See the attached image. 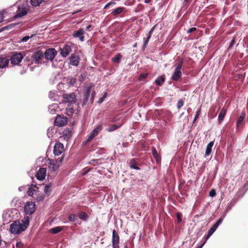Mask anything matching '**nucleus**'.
Returning <instances> with one entry per match:
<instances>
[{"label": "nucleus", "mask_w": 248, "mask_h": 248, "mask_svg": "<svg viewBox=\"0 0 248 248\" xmlns=\"http://www.w3.org/2000/svg\"><path fill=\"white\" fill-rule=\"evenodd\" d=\"M16 24L15 23V24H10L9 25V27H14L15 25H16Z\"/></svg>", "instance_id": "61"}, {"label": "nucleus", "mask_w": 248, "mask_h": 248, "mask_svg": "<svg viewBox=\"0 0 248 248\" xmlns=\"http://www.w3.org/2000/svg\"><path fill=\"white\" fill-rule=\"evenodd\" d=\"M216 193L215 190L214 189H212L209 192V195L211 197H213L216 195Z\"/></svg>", "instance_id": "49"}, {"label": "nucleus", "mask_w": 248, "mask_h": 248, "mask_svg": "<svg viewBox=\"0 0 248 248\" xmlns=\"http://www.w3.org/2000/svg\"><path fill=\"white\" fill-rule=\"evenodd\" d=\"M130 167L132 169L139 170L140 168L137 165V163L135 158L130 160L129 162Z\"/></svg>", "instance_id": "31"}, {"label": "nucleus", "mask_w": 248, "mask_h": 248, "mask_svg": "<svg viewBox=\"0 0 248 248\" xmlns=\"http://www.w3.org/2000/svg\"><path fill=\"white\" fill-rule=\"evenodd\" d=\"M155 26L153 27L151 29V30L149 31L148 34L147 35V36L146 37V39L144 41V43L143 44V47H142L143 49H144L146 47L147 44L149 41V40L150 39V38L151 37L152 34L153 33V32L154 29H155Z\"/></svg>", "instance_id": "18"}, {"label": "nucleus", "mask_w": 248, "mask_h": 248, "mask_svg": "<svg viewBox=\"0 0 248 248\" xmlns=\"http://www.w3.org/2000/svg\"><path fill=\"white\" fill-rule=\"evenodd\" d=\"M214 142L213 141H210L207 145L205 153L204 155L205 157L210 155L212 152V148L214 145Z\"/></svg>", "instance_id": "24"}, {"label": "nucleus", "mask_w": 248, "mask_h": 248, "mask_svg": "<svg viewBox=\"0 0 248 248\" xmlns=\"http://www.w3.org/2000/svg\"><path fill=\"white\" fill-rule=\"evenodd\" d=\"M67 118L65 116H57L55 120V124L57 126H63L67 123Z\"/></svg>", "instance_id": "6"}, {"label": "nucleus", "mask_w": 248, "mask_h": 248, "mask_svg": "<svg viewBox=\"0 0 248 248\" xmlns=\"http://www.w3.org/2000/svg\"><path fill=\"white\" fill-rule=\"evenodd\" d=\"M216 228H215L213 226L209 230L208 232V234L205 237V240L203 242L204 244L205 243L206 241L211 236V235L215 232L216 230Z\"/></svg>", "instance_id": "34"}, {"label": "nucleus", "mask_w": 248, "mask_h": 248, "mask_svg": "<svg viewBox=\"0 0 248 248\" xmlns=\"http://www.w3.org/2000/svg\"><path fill=\"white\" fill-rule=\"evenodd\" d=\"M182 65H181L180 64H177L176 67H175V70H179V71H181V69L182 68Z\"/></svg>", "instance_id": "53"}, {"label": "nucleus", "mask_w": 248, "mask_h": 248, "mask_svg": "<svg viewBox=\"0 0 248 248\" xmlns=\"http://www.w3.org/2000/svg\"><path fill=\"white\" fill-rule=\"evenodd\" d=\"M223 221V218H219L213 225V226L217 229V228L218 227V226L222 223Z\"/></svg>", "instance_id": "44"}, {"label": "nucleus", "mask_w": 248, "mask_h": 248, "mask_svg": "<svg viewBox=\"0 0 248 248\" xmlns=\"http://www.w3.org/2000/svg\"><path fill=\"white\" fill-rule=\"evenodd\" d=\"M120 237L115 230L112 231V245H119Z\"/></svg>", "instance_id": "17"}, {"label": "nucleus", "mask_w": 248, "mask_h": 248, "mask_svg": "<svg viewBox=\"0 0 248 248\" xmlns=\"http://www.w3.org/2000/svg\"><path fill=\"white\" fill-rule=\"evenodd\" d=\"M122 58V55L120 53H117L112 59V61L114 62L120 63Z\"/></svg>", "instance_id": "35"}, {"label": "nucleus", "mask_w": 248, "mask_h": 248, "mask_svg": "<svg viewBox=\"0 0 248 248\" xmlns=\"http://www.w3.org/2000/svg\"><path fill=\"white\" fill-rule=\"evenodd\" d=\"M184 105V101L183 99H180L178 100L177 104V108L178 109H180Z\"/></svg>", "instance_id": "42"}, {"label": "nucleus", "mask_w": 248, "mask_h": 248, "mask_svg": "<svg viewBox=\"0 0 248 248\" xmlns=\"http://www.w3.org/2000/svg\"><path fill=\"white\" fill-rule=\"evenodd\" d=\"M51 190V185L49 184L45 186L44 192L46 194H48Z\"/></svg>", "instance_id": "40"}, {"label": "nucleus", "mask_w": 248, "mask_h": 248, "mask_svg": "<svg viewBox=\"0 0 248 248\" xmlns=\"http://www.w3.org/2000/svg\"><path fill=\"white\" fill-rule=\"evenodd\" d=\"M23 58V52H14L10 59L11 63L13 65H18Z\"/></svg>", "instance_id": "3"}, {"label": "nucleus", "mask_w": 248, "mask_h": 248, "mask_svg": "<svg viewBox=\"0 0 248 248\" xmlns=\"http://www.w3.org/2000/svg\"><path fill=\"white\" fill-rule=\"evenodd\" d=\"M116 4V2L114 0H112L110 2L108 3L104 7V9H107L109 6L111 5H114Z\"/></svg>", "instance_id": "48"}, {"label": "nucleus", "mask_w": 248, "mask_h": 248, "mask_svg": "<svg viewBox=\"0 0 248 248\" xmlns=\"http://www.w3.org/2000/svg\"><path fill=\"white\" fill-rule=\"evenodd\" d=\"M137 43H136L133 45V47H136V46H137Z\"/></svg>", "instance_id": "64"}, {"label": "nucleus", "mask_w": 248, "mask_h": 248, "mask_svg": "<svg viewBox=\"0 0 248 248\" xmlns=\"http://www.w3.org/2000/svg\"><path fill=\"white\" fill-rule=\"evenodd\" d=\"M46 169L44 168H41L37 171L36 174V177L39 180H43L45 179L46 174Z\"/></svg>", "instance_id": "12"}, {"label": "nucleus", "mask_w": 248, "mask_h": 248, "mask_svg": "<svg viewBox=\"0 0 248 248\" xmlns=\"http://www.w3.org/2000/svg\"><path fill=\"white\" fill-rule=\"evenodd\" d=\"M106 97V94H105L102 97L100 98L99 100V102L101 103L104 101V98Z\"/></svg>", "instance_id": "55"}, {"label": "nucleus", "mask_w": 248, "mask_h": 248, "mask_svg": "<svg viewBox=\"0 0 248 248\" xmlns=\"http://www.w3.org/2000/svg\"><path fill=\"white\" fill-rule=\"evenodd\" d=\"M62 229H63V227L58 226V227H56L53 228L51 229H50V232L52 233H54V234H56V233H58V232H61L62 230Z\"/></svg>", "instance_id": "33"}, {"label": "nucleus", "mask_w": 248, "mask_h": 248, "mask_svg": "<svg viewBox=\"0 0 248 248\" xmlns=\"http://www.w3.org/2000/svg\"><path fill=\"white\" fill-rule=\"evenodd\" d=\"M44 0H31L30 2L32 6L36 7L39 6Z\"/></svg>", "instance_id": "38"}, {"label": "nucleus", "mask_w": 248, "mask_h": 248, "mask_svg": "<svg viewBox=\"0 0 248 248\" xmlns=\"http://www.w3.org/2000/svg\"><path fill=\"white\" fill-rule=\"evenodd\" d=\"M71 52V47L67 45H65L62 48H61V55L63 57L67 56Z\"/></svg>", "instance_id": "13"}, {"label": "nucleus", "mask_w": 248, "mask_h": 248, "mask_svg": "<svg viewBox=\"0 0 248 248\" xmlns=\"http://www.w3.org/2000/svg\"><path fill=\"white\" fill-rule=\"evenodd\" d=\"M91 25H88L86 27V31H88L89 30V29L91 27Z\"/></svg>", "instance_id": "58"}, {"label": "nucleus", "mask_w": 248, "mask_h": 248, "mask_svg": "<svg viewBox=\"0 0 248 248\" xmlns=\"http://www.w3.org/2000/svg\"><path fill=\"white\" fill-rule=\"evenodd\" d=\"M62 101L64 103H68L70 106L75 104L77 102V98L75 93H63L62 94Z\"/></svg>", "instance_id": "2"}, {"label": "nucleus", "mask_w": 248, "mask_h": 248, "mask_svg": "<svg viewBox=\"0 0 248 248\" xmlns=\"http://www.w3.org/2000/svg\"><path fill=\"white\" fill-rule=\"evenodd\" d=\"M63 158V157L62 156L60 158V160L57 159L55 161H51L49 166V170L52 172L56 170L60 167Z\"/></svg>", "instance_id": "7"}, {"label": "nucleus", "mask_w": 248, "mask_h": 248, "mask_svg": "<svg viewBox=\"0 0 248 248\" xmlns=\"http://www.w3.org/2000/svg\"><path fill=\"white\" fill-rule=\"evenodd\" d=\"M113 248H119V245H112Z\"/></svg>", "instance_id": "59"}, {"label": "nucleus", "mask_w": 248, "mask_h": 248, "mask_svg": "<svg viewBox=\"0 0 248 248\" xmlns=\"http://www.w3.org/2000/svg\"><path fill=\"white\" fill-rule=\"evenodd\" d=\"M38 188L35 185H32L29 188L28 194L30 196H33L34 194H36L37 190Z\"/></svg>", "instance_id": "25"}, {"label": "nucleus", "mask_w": 248, "mask_h": 248, "mask_svg": "<svg viewBox=\"0 0 248 248\" xmlns=\"http://www.w3.org/2000/svg\"><path fill=\"white\" fill-rule=\"evenodd\" d=\"M21 224L23 226L24 229H26L30 223V217L29 216H25L22 220H21Z\"/></svg>", "instance_id": "27"}, {"label": "nucleus", "mask_w": 248, "mask_h": 248, "mask_svg": "<svg viewBox=\"0 0 248 248\" xmlns=\"http://www.w3.org/2000/svg\"><path fill=\"white\" fill-rule=\"evenodd\" d=\"M176 217L177 219V221L178 223H180L182 221V214L179 212H177L176 213Z\"/></svg>", "instance_id": "46"}, {"label": "nucleus", "mask_w": 248, "mask_h": 248, "mask_svg": "<svg viewBox=\"0 0 248 248\" xmlns=\"http://www.w3.org/2000/svg\"><path fill=\"white\" fill-rule=\"evenodd\" d=\"M76 82V79L75 78H72L71 79L70 83L71 85H73L74 83Z\"/></svg>", "instance_id": "56"}, {"label": "nucleus", "mask_w": 248, "mask_h": 248, "mask_svg": "<svg viewBox=\"0 0 248 248\" xmlns=\"http://www.w3.org/2000/svg\"><path fill=\"white\" fill-rule=\"evenodd\" d=\"M64 151L63 145L60 142H57L54 146L53 153L55 155H60Z\"/></svg>", "instance_id": "11"}, {"label": "nucleus", "mask_w": 248, "mask_h": 248, "mask_svg": "<svg viewBox=\"0 0 248 248\" xmlns=\"http://www.w3.org/2000/svg\"><path fill=\"white\" fill-rule=\"evenodd\" d=\"M196 30H197V29L196 28L193 27V28L189 29L187 32L188 33H192V32L196 31Z\"/></svg>", "instance_id": "52"}, {"label": "nucleus", "mask_w": 248, "mask_h": 248, "mask_svg": "<svg viewBox=\"0 0 248 248\" xmlns=\"http://www.w3.org/2000/svg\"><path fill=\"white\" fill-rule=\"evenodd\" d=\"M85 32L83 29H80L78 30L75 31L73 33V36L75 38H78L79 40L83 42L84 40V34Z\"/></svg>", "instance_id": "14"}, {"label": "nucleus", "mask_w": 248, "mask_h": 248, "mask_svg": "<svg viewBox=\"0 0 248 248\" xmlns=\"http://www.w3.org/2000/svg\"><path fill=\"white\" fill-rule=\"evenodd\" d=\"M72 135V131L69 129H66L63 131V136L64 139L68 140Z\"/></svg>", "instance_id": "28"}, {"label": "nucleus", "mask_w": 248, "mask_h": 248, "mask_svg": "<svg viewBox=\"0 0 248 248\" xmlns=\"http://www.w3.org/2000/svg\"><path fill=\"white\" fill-rule=\"evenodd\" d=\"M200 114H201V108L198 109V110L196 112V115H195V118L193 121V123H194L196 122V120L199 118Z\"/></svg>", "instance_id": "45"}, {"label": "nucleus", "mask_w": 248, "mask_h": 248, "mask_svg": "<svg viewBox=\"0 0 248 248\" xmlns=\"http://www.w3.org/2000/svg\"><path fill=\"white\" fill-rule=\"evenodd\" d=\"M23 247V244L21 242H18L16 244V248H22Z\"/></svg>", "instance_id": "50"}, {"label": "nucleus", "mask_w": 248, "mask_h": 248, "mask_svg": "<svg viewBox=\"0 0 248 248\" xmlns=\"http://www.w3.org/2000/svg\"><path fill=\"white\" fill-rule=\"evenodd\" d=\"M33 35H32L31 36H26L22 38L21 41L23 42H27L30 38L32 37Z\"/></svg>", "instance_id": "47"}, {"label": "nucleus", "mask_w": 248, "mask_h": 248, "mask_svg": "<svg viewBox=\"0 0 248 248\" xmlns=\"http://www.w3.org/2000/svg\"><path fill=\"white\" fill-rule=\"evenodd\" d=\"M66 114L69 116H72L74 112V107L73 105L70 106L66 109Z\"/></svg>", "instance_id": "36"}, {"label": "nucleus", "mask_w": 248, "mask_h": 248, "mask_svg": "<svg viewBox=\"0 0 248 248\" xmlns=\"http://www.w3.org/2000/svg\"><path fill=\"white\" fill-rule=\"evenodd\" d=\"M148 73H141L138 79L140 81L143 80L145 78H146L148 77Z\"/></svg>", "instance_id": "41"}, {"label": "nucleus", "mask_w": 248, "mask_h": 248, "mask_svg": "<svg viewBox=\"0 0 248 248\" xmlns=\"http://www.w3.org/2000/svg\"><path fill=\"white\" fill-rule=\"evenodd\" d=\"M165 82V78L163 76L158 77L155 80V83L158 86H161Z\"/></svg>", "instance_id": "32"}, {"label": "nucleus", "mask_w": 248, "mask_h": 248, "mask_svg": "<svg viewBox=\"0 0 248 248\" xmlns=\"http://www.w3.org/2000/svg\"><path fill=\"white\" fill-rule=\"evenodd\" d=\"M28 11L27 9L25 8H18L17 11V14L15 16L14 18H17L18 17H21L27 14Z\"/></svg>", "instance_id": "15"}, {"label": "nucleus", "mask_w": 248, "mask_h": 248, "mask_svg": "<svg viewBox=\"0 0 248 248\" xmlns=\"http://www.w3.org/2000/svg\"><path fill=\"white\" fill-rule=\"evenodd\" d=\"M95 95V92L93 91L92 93V96H91V102H93V98H94V96Z\"/></svg>", "instance_id": "54"}, {"label": "nucleus", "mask_w": 248, "mask_h": 248, "mask_svg": "<svg viewBox=\"0 0 248 248\" xmlns=\"http://www.w3.org/2000/svg\"><path fill=\"white\" fill-rule=\"evenodd\" d=\"M10 230L12 233L19 234L26 229H24L23 226L21 224V222L18 220H16L11 224Z\"/></svg>", "instance_id": "1"}, {"label": "nucleus", "mask_w": 248, "mask_h": 248, "mask_svg": "<svg viewBox=\"0 0 248 248\" xmlns=\"http://www.w3.org/2000/svg\"><path fill=\"white\" fill-rule=\"evenodd\" d=\"M44 57V53L41 50L35 52L32 55L31 58L35 63L39 64Z\"/></svg>", "instance_id": "9"}, {"label": "nucleus", "mask_w": 248, "mask_h": 248, "mask_svg": "<svg viewBox=\"0 0 248 248\" xmlns=\"http://www.w3.org/2000/svg\"><path fill=\"white\" fill-rule=\"evenodd\" d=\"M121 126V125H118L116 124H112L107 129V131L109 132H112L120 128Z\"/></svg>", "instance_id": "39"}, {"label": "nucleus", "mask_w": 248, "mask_h": 248, "mask_svg": "<svg viewBox=\"0 0 248 248\" xmlns=\"http://www.w3.org/2000/svg\"><path fill=\"white\" fill-rule=\"evenodd\" d=\"M3 20V15L0 13V23Z\"/></svg>", "instance_id": "57"}, {"label": "nucleus", "mask_w": 248, "mask_h": 248, "mask_svg": "<svg viewBox=\"0 0 248 248\" xmlns=\"http://www.w3.org/2000/svg\"><path fill=\"white\" fill-rule=\"evenodd\" d=\"M152 154L153 155L155 159L156 162H160L161 161L160 156L158 155L157 151L155 148V147L152 148Z\"/></svg>", "instance_id": "29"}, {"label": "nucleus", "mask_w": 248, "mask_h": 248, "mask_svg": "<svg viewBox=\"0 0 248 248\" xmlns=\"http://www.w3.org/2000/svg\"><path fill=\"white\" fill-rule=\"evenodd\" d=\"M155 26L153 27L151 29V30L149 31L148 34L147 35V36L146 37V39L144 41V43L143 44V47H142L143 49H144L146 47L147 44L149 41V40L150 39V38L151 37L152 34L153 33V32L154 29H155Z\"/></svg>", "instance_id": "20"}, {"label": "nucleus", "mask_w": 248, "mask_h": 248, "mask_svg": "<svg viewBox=\"0 0 248 248\" xmlns=\"http://www.w3.org/2000/svg\"><path fill=\"white\" fill-rule=\"evenodd\" d=\"M151 1V0H145V3H149Z\"/></svg>", "instance_id": "62"}, {"label": "nucleus", "mask_w": 248, "mask_h": 248, "mask_svg": "<svg viewBox=\"0 0 248 248\" xmlns=\"http://www.w3.org/2000/svg\"><path fill=\"white\" fill-rule=\"evenodd\" d=\"M245 117H246V114H245V112L244 111L242 112L241 113L240 115L239 116V117L238 118L237 123H236V125L238 128L242 126L243 122Z\"/></svg>", "instance_id": "21"}, {"label": "nucleus", "mask_w": 248, "mask_h": 248, "mask_svg": "<svg viewBox=\"0 0 248 248\" xmlns=\"http://www.w3.org/2000/svg\"><path fill=\"white\" fill-rule=\"evenodd\" d=\"M204 245V243H203L200 247H198V248H202Z\"/></svg>", "instance_id": "63"}, {"label": "nucleus", "mask_w": 248, "mask_h": 248, "mask_svg": "<svg viewBox=\"0 0 248 248\" xmlns=\"http://www.w3.org/2000/svg\"><path fill=\"white\" fill-rule=\"evenodd\" d=\"M102 130V125H98L90 133L88 138L87 140V142L91 141L94 137H95Z\"/></svg>", "instance_id": "8"}, {"label": "nucleus", "mask_w": 248, "mask_h": 248, "mask_svg": "<svg viewBox=\"0 0 248 248\" xmlns=\"http://www.w3.org/2000/svg\"><path fill=\"white\" fill-rule=\"evenodd\" d=\"M94 87V85L90 83L89 85L85 87L84 90V95L83 98V104H85L88 100V98L90 96L91 92L92 89Z\"/></svg>", "instance_id": "10"}, {"label": "nucleus", "mask_w": 248, "mask_h": 248, "mask_svg": "<svg viewBox=\"0 0 248 248\" xmlns=\"http://www.w3.org/2000/svg\"><path fill=\"white\" fill-rule=\"evenodd\" d=\"M182 72L181 71L175 70L171 76V79L174 81H177L182 76Z\"/></svg>", "instance_id": "23"}, {"label": "nucleus", "mask_w": 248, "mask_h": 248, "mask_svg": "<svg viewBox=\"0 0 248 248\" xmlns=\"http://www.w3.org/2000/svg\"><path fill=\"white\" fill-rule=\"evenodd\" d=\"M155 26L153 27L151 29V30L149 31L148 34L147 35V36L146 37V39L144 41V43L143 44V47H142L143 49H144L146 47L147 44L149 41V40L150 39V38L151 37L152 34L153 33V32L154 29H155Z\"/></svg>", "instance_id": "19"}, {"label": "nucleus", "mask_w": 248, "mask_h": 248, "mask_svg": "<svg viewBox=\"0 0 248 248\" xmlns=\"http://www.w3.org/2000/svg\"><path fill=\"white\" fill-rule=\"evenodd\" d=\"M235 37H234L230 43L229 48H230L232 47L234 45V44H235Z\"/></svg>", "instance_id": "51"}, {"label": "nucleus", "mask_w": 248, "mask_h": 248, "mask_svg": "<svg viewBox=\"0 0 248 248\" xmlns=\"http://www.w3.org/2000/svg\"><path fill=\"white\" fill-rule=\"evenodd\" d=\"M57 54V51L54 48H47L44 53L45 59L50 62H52Z\"/></svg>", "instance_id": "4"}, {"label": "nucleus", "mask_w": 248, "mask_h": 248, "mask_svg": "<svg viewBox=\"0 0 248 248\" xmlns=\"http://www.w3.org/2000/svg\"><path fill=\"white\" fill-rule=\"evenodd\" d=\"M183 63V61L182 60H181L179 62L178 64H180L182 66Z\"/></svg>", "instance_id": "60"}, {"label": "nucleus", "mask_w": 248, "mask_h": 248, "mask_svg": "<svg viewBox=\"0 0 248 248\" xmlns=\"http://www.w3.org/2000/svg\"><path fill=\"white\" fill-rule=\"evenodd\" d=\"M9 59L6 57L0 56V68H3L7 66L9 63Z\"/></svg>", "instance_id": "22"}, {"label": "nucleus", "mask_w": 248, "mask_h": 248, "mask_svg": "<svg viewBox=\"0 0 248 248\" xmlns=\"http://www.w3.org/2000/svg\"><path fill=\"white\" fill-rule=\"evenodd\" d=\"M35 210V204L34 202H28L24 206V212L26 215H31Z\"/></svg>", "instance_id": "5"}, {"label": "nucleus", "mask_w": 248, "mask_h": 248, "mask_svg": "<svg viewBox=\"0 0 248 248\" xmlns=\"http://www.w3.org/2000/svg\"><path fill=\"white\" fill-rule=\"evenodd\" d=\"M125 9L124 7H117L116 9L114 10L112 12L111 14L113 15L114 16H116L118 15L119 14H120L121 13H122L123 11H124Z\"/></svg>", "instance_id": "30"}, {"label": "nucleus", "mask_w": 248, "mask_h": 248, "mask_svg": "<svg viewBox=\"0 0 248 248\" xmlns=\"http://www.w3.org/2000/svg\"><path fill=\"white\" fill-rule=\"evenodd\" d=\"M227 112V109L224 108L221 110L219 115H218V123L219 124H221L222 122L223 121L224 117L226 115V113Z\"/></svg>", "instance_id": "26"}, {"label": "nucleus", "mask_w": 248, "mask_h": 248, "mask_svg": "<svg viewBox=\"0 0 248 248\" xmlns=\"http://www.w3.org/2000/svg\"><path fill=\"white\" fill-rule=\"evenodd\" d=\"M70 63L74 66H78L79 62L78 56L74 54H72L70 58Z\"/></svg>", "instance_id": "16"}, {"label": "nucleus", "mask_w": 248, "mask_h": 248, "mask_svg": "<svg viewBox=\"0 0 248 248\" xmlns=\"http://www.w3.org/2000/svg\"><path fill=\"white\" fill-rule=\"evenodd\" d=\"M78 217L80 219L84 221H86L88 218V216L87 215V214L85 212L82 211L78 213Z\"/></svg>", "instance_id": "37"}, {"label": "nucleus", "mask_w": 248, "mask_h": 248, "mask_svg": "<svg viewBox=\"0 0 248 248\" xmlns=\"http://www.w3.org/2000/svg\"><path fill=\"white\" fill-rule=\"evenodd\" d=\"M77 216L76 214H71L68 217V219L70 221L74 222L76 220Z\"/></svg>", "instance_id": "43"}]
</instances>
